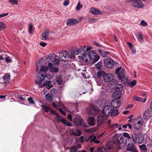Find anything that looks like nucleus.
<instances>
[{"label": "nucleus", "instance_id": "nucleus-23", "mask_svg": "<svg viewBox=\"0 0 152 152\" xmlns=\"http://www.w3.org/2000/svg\"><path fill=\"white\" fill-rule=\"evenodd\" d=\"M77 23V20L73 19L71 18L68 19L67 20L66 24L68 26H71Z\"/></svg>", "mask_w": 152, "mask_h": 152}, {"label": "nucleus", "instance_id": "nucleus-27", "mask_svg": "<svg viewBox=\"0 0 152 152\" xmlns=\"http://www.w3.org/2000/svg\"><path fill=\"white\" fill-rule=\"evenodd\" d=\"M90 139H91L90 141L91 142H94L96 143H99L100 142V141L96 140V136L94 135H92L89 137Z\"/></svg>", "mask_w": 152, "mask_h": 152}, {"label": "nucleus", "instance_id": "nucleus-43", "mask_svg": "<svg viewBox=\"0 0 152 152\" xmlns=\"http://www.w3.org/2000/svg\"><path fill=\"white\" fill-rule=\"evenodd\" d=\"M77 150L76 146H72L71 148L70 152H77Z\"/></svg>", "mask_w": 152, "mask_h": 152}, {"label": "nucleus", "instance_id": "nucleus-57", "mask_svg": "<svg viewBox=\"0 0 152 152\" xmlns=\"http://www.w3.org/2000/svg\"><path fill=\"white\" fill-rule=\"evenodd\" d=\"M28 100L30 104H34V103L32 98H28Z\"/></svg>", "mask_w": 152, "mask_h": 152}, {"label": "nucleus", "instance_id": "nucleus-52", "mask_svg": "<svg viewBox=\"0 0 152 152\" xmlns=\"http://www.w3.org/2000/svg\"><path fill=\"white\" fill-rule=\"evenodd\" d=\"M85 140V137L84 136H82L80 138L79 141L80 142H83Z\"/></svg>", "mask_w": 152, "mask_h": 152}, {"label": "nucleus", "instance_id": "nucleus-63", "mask_svg": "<svg viewBox=\"0 0 152 152\" xmlns=\"http://www.w3.org/2000/svg\"><path fill=\"white\" fill-rule=\"evenodd\" d=\"M76 148L77 149H80L82 147V145L80 144H78L76 145Z\"/></svg>", "mask_w": 152, "mask_h": 152}, {"label": "nucleus", "instance_id": "nucleus-53", "mask_svg": "<svg viewBox=\"0 0 152 152\" xmlns=\"http://www.w3.org/2000/svg\"><path fill=\"white\" fill-rule=\"evenodd\" d=\"M119 126V125L118 124H114L110 126V127L112 129H114L116 127H118Z\"/></svg>", "mask_w": 152, "mask_h": 152}, {"label": "nucleus", "instance_id": "nucleus-24", "mask_svg": "<svg viewBox=\"0 0 152 152\" xmlns=\"http://www.w3.org/2000/svg\"><path fill=\"white\" fill-rule=\"evenodd\" d=\"M99 51L102 56L104 58L107 57V55H109L110 53L109 52L102 50L101 49L99 50Z\"/></svg>", "mask_w": 152, "mask_h": 152}, {"label": "nucleus", "instance_id": "nucleus-51", "mask_svg": "<svg viewBox=\"0 0 152 152\" xmlns=\"http://www.w3.org/2000/svg\"><path fill=\"white\" fill-rule=\"evenodd\" d=\"M58 106L59 107V108H60L61 109L65 110V107L61 102L59 103Z\"/></svg>", "mask_w": 152, "mask_h": 152}, {"label": "nucleus", "instance_id": "nucleus-36", "mask_svg": "<svg viewBox=\"0 0 152 152\" xmlns=\"http://www.w3.org/2000/svg\"><path fill=\"white\" fill-rule=\"evenodd\" d=\"M41 106L42 107V109L45 112H47L48 111H50V110H51V109L49 107L43 105H41Z\"/></svg>", "mask_w": 152, "mask_h": 152}, {"label": "nucleus", "instance_id": "nucleus-46", "mask_svg": "<svg viewBox=\"0 0 152 152\" xmlns=\"http://www.w3.org/2000/svg\"><path fill=\"white\" fill-rule=\"evenodd\" d=\"M102 65V62L101 61L99 62L98 63L96 64L97 68L99 69L100 68Z\"/></svg>", "mask_w": 152, "mask_h": 152}, {"label": "nucleus", "instance_id": "nucleus-14", "mask_svg": "<svg viewBox=\"0 0 152 152\" xmlns=\"http://www.w3.org/2000/svg\"><path fill=\"white\" fill-rule=\"evenodd\" d=\"M69 132L70 134L76 136H79L81 134L80 131L77 129H70L69 130Z\"/></svg>", "mask_w": 152, "mask_h": 152}, {"label": "nucleus", "instance_id": "nucleus-41", "mask_svg": "<svg viewBox=\"0 0 152 152\" xmlns=\"http://www.w3.org/2000/svg\"><path fill=\"white\" fill-rule=\"evenodd\" d=\"M136 84V82L135 80H134L132 81L129 84V86L131 87H133Z\"/></svg>", "mask_w": 152, "mask_h": 152}, {"label": "nucleus", "instance_id": "nucleus-62", "mask_svg": "<svg viewBox=\"0 0 152 152\" xmlns=\"http://www.w3.org/2000/svg\"><path fill=\"white\" fill-rule=\"evenodd\" d=\"M8 13H3V14H0V18L4 17L6 16L7 15H8Z\"/></svg>", "mask_w": 152, "mask_h": 152}, {"label": "nucleus", "instance_id": "nucleus-18", "mask_svg": "<svg viewBox=\"0 0 152 152\" xmlns=\"http://www.w3.org/2000/svg\"><path fill=\"white\" fill-rule=\"evenodd\" d=\"M106 118L102 115H99L97 118V123L98 125L100 126L104 123Z\"/></svg>", "mask_w": 152, "mask_h": 152}, {"label": "nucleus", "instance_id": "nucleus-4", "mask_svg": "<svg viewBox=\"0 0 152 152\" xmlns=\"http://www.w3.org/2000/svg\"><path fill=\"white\" fill-rule=\"evenodd\" d=\"M115 72L117 74L120 80L123 81L125 79V70L121 67H118L116 70Z\"/></svg>", "mask_w": 152, "mask_h": 152}, {"label": "nucleus", "instance_id": "nucleus-31", "mask_svg": "<svg viewBox=\"0 0 152 152\" xmlns=\"http://www.w3.org/2000/svg\"><path fill=\"white\" fill-rule=\"evenodd\" d=\"M111 115L112 116H115L118 115L119 113L118 110L115 109H113V110L111 109Z\"/></svg>", "mask_w": 152, "mask_h": 152}, {"label": "nucleus", "instance_id": "nucleus-20", "mask_svg": "<svg viewBox=\"0 0 152 152\" xmlns=\"http://www.w3.org/2000/svg\"><path fill=\"white\" fill-rule=\"evenodd\" d=\"M49 35V30L48 28H47L45 30L44 32H43L42 34V39L43 40H47Z\"/></svg>", "mask_w": 152, "mask_h": 152}, {"label": "nucleus", "instance_id": "nucleus-13", "mask_svg": "<svg viewBox=\"0 0 152 152\" xmlns=\"http://www.w3.org/2000/svg\"><path fill=\"white\" fill-rule=\"evenodd\" d=\"M56 56L54 54L50 53L49 55V58L50 60L54 62L55 65L58 64H59V59L56 58Z\"/></svg>", "mask_w": 152, "mask_h": 152}, {"label": "nucleus", "instance_id": "nucleus-38", "mask_svg": "<svg viewBox=\"0 0 152 152\" xmlns=\"http://www.w3.org/2000/svg\"><path fill=\"white\" fill-rule=\"evenodd\" d=\"M6 28V25L5 23L3 22H0V31L5 29Z\"/></svg>", "mask_w": 152, "mask_h": 152}, {"label": "nucleus", "instance_id": "nucleus-49", "mask_svg": "<svg viewBox=\"0 0 152 152\" xmlns=\"http://www.w3.org/2000/svg\"><path fill=\"white\" fill-rule=\"evenodd\" d=\"M50 112L51 114H52L56 115V117H59V115L56 112H55L54 110H53L51 109V110H50Z\"/></svg>", "mask_w": 152, "mask_h": 152}, {"label": "nucleus", "instance_id": "nucleus-2", "mask_svg": "<svg viewBox=\"0 0 152 152\" xmlns=\"http://www.w3.org/2000/svg\"><path fill=\"white\" fill-rule=\"evenodd\" d=\"M133 136L135 142L141 144L143 142L144 138L143 135L140 132H137L135 129L134 130V134Z\"/></svg>", "mask_w": 152, "mask_h": 152}, {"label": "nucleus", "instance_id": "nucleus-11", "mask_svg": "<svg viewBox=\"0 0 152 152\" xmlns=\"http://www.w3.org/2000/svg\"><path fill=\"white\" fill-rule=\"evenodd\" d=\"M132 2V5L137 8H141L144 6L141 0H131Z\"/></svg>", "mask_w": 152, "mask_h": 152}, {"label": "nucleus", "instance_id": "nucleus-30", "mask_svg": "<svg viewBox=\"0 0 152 152\" xmlns=\"http://www.w3.org/2000/svg\"><path fill=\"white\" fill-rule=\"evenodd\" d=\"M45 98L48 102L52 101L54 99V97L51 95L48 94H47L45 95Z\"/></svg>", "mask_w": 152, "mask_h": 152}, {"label": "nucleus", "instance_id": "nucleus-47", "mask_svg": "<svg viewBox=\"0 0 152 152\" xmlns=\"http://www.w3.org/2000/svg\"><path fill=\"white\" fill-rule=\"evenodd\" d=\"M5 61L7 63H10L12 62V60L9 57H7L5 58Z\"/></svg>", "mask_w": 152, "mask_h": 152}, {"label": "nucleus", "instance_id": "nucleus-61", "mask_svg": "<svg viewBox=\"0 0 152 152\" xmlns=\"http://www.w3.org/2000/svg\"><path fill=\"white\" fill-rule=\"evenodd\" d=\"M39 45L43 47H45L46 45V43L44 42H41L39 43Z\"/></svg>", "mask_w": 152, "mask_h": 152}, {"label": "nucleus", "instance_id": "nucleus-29", "mask_svg": "<svg viewBox=\"0 0 152 152\" xmlns=\"http://www.w3.org/2000/svg\"><path fill=\"white\" fill-rule=\"evenodd\" d=\"M135 121L138 124H139L141 126L143 123V119L141 117H138L135 120Z\"/></svg>", "mask_w": 152, "mask_h": 152}, {"label": "nucleus", "instance_id": "nucleus-25", "mask_svg": "<svg viewBox=\"0 0 152 152\" xmlns=\"http://www.w3.org/2000/svg\"><path fill=\"white\" fill-rule=\"evenodd\" d=\"M90 11L94 15H100L101 14V12L98 10L93 8L90 9Z\"/></svg>", "mask_w": 152, "mask_h": 152}, {"label": "nucleus", "instance_id": "nucleus-33", "mask_svg": "<svg viewBox=\"0 0 152 152\" xmlns=\"http://www.w3.org/2000/svg\"><path fill=\"white\" fill-rule=\"evenodd\" d=\"M3 79L4 80L9 81L10 79V76L9 74L6 73L2 77Z\"/></svg>", "mask_w": 152, "mask_h": 152}, {"label": "nucleus", "instance_id": "nucleus-28", "mask_svg": "<svg viewBox=\"0 0 152 152\" xmlns=\"http://www.w3.org/2000/svg\"><path fill=\"white\" fill-rule=\"evenodd\" d=\"M123 135L124 137L127 138V139L126 140H129V139L131 140H132V139H134L133 135H132L131 136H130L128 133L126 132L123 133Z\"/></svg>", "mask_w": 152, "mask_h": 152}, {"label": "nucleus", "instance_id": "nucleus-55", "mask_svg": "<svg viewBox=\"0 0 152 152\" xmlns=\"http://www.w3.org/2000/svg\"><path fill=\"white\" fill-rule=\"evenodd\" d=\"M65 53H66V58H72V57H71V56H70V54L69 53L68 51H65Z\"/></svg>", "mask_w": 152, "mask_h": 152}, {"label": "nucleus", "instance_id": "nucleus-3", "mask_svg": "<svg viewBox=\"0 0 152 152\" xmlns=\"http://www.w3.org/2000/svg\"><path fill=\"white\" fill-rule=\"evenodd\" d=\"M124 143L127 146L126 150L127 151H132L136 148L135 145V141L134 139H132L131 140L129 139V140H125Z\"/></svg>", "mask_w": 152, "mask_h": 152}, {"label": "nucleus", "instance_id": "nucleus-45", "mask_svg": "<svg viewBox=\"0 0 152 152\" xmlns=\"http://www.w3.org/2000/svg\"><path fill=\"white\" fill-rule=\"evenodd\" d=\"M97 21V20L95 19L91 18L89 19L88 22L90 23H93L96 22Z\"/></svg>", "mask_w": 152, "mask_h": 152}, {"label": "nucleus", "instance_id": "nucleus-50", "mask_svg": "<svg viewBox=\"0 0 152 152\" xmlns=\"http://www.w3.org/2000/svg\"><path fill=\"white\" fill-rule=\"evenodd\" d=\"M10 2L13 4H18V0H10Z\"/></svg>", "mask_w": 152, "mask_h": 152}, {"label": "nucleus", "instance_id": "nucleus-42", "mask_svg": "<svg viewBox=\"0 0 152 152\" xmlns=\"http://www.w3.org/2000/svg\"><path fill=\"white\" fill-rule=\"evenodd\" d=\"M33 31V30L32 25L30 23L29 25V30L28 31L30 34H32Z\"/></svg>", "mask_w": 152, "mask_h": 152}, {"label": "nucleus", "instance_id": "nucleus-37", "mask_svg": "<svg viewBox=\"0 0 152 152\" xmlns=\"http://www.w3.org/2000/svg\"><path fill=\"white\" fill-rule=\"evenodd\" d=\"M139 147L141 150L143 152H146L147 151V149L145 145L144 144H143L142 145L139 146Z\"/></svg>", "mask_w": 152, "mask_h": 152}, {"label": "nucleus", "instance_id": "nucleus-59", "mask_svg": "<svg viewBox=\"0 0 152 152\" xmlns=\"http://www.w3.org/2000/svg\"><path fill=\"white\" fill-rule=\"evenodd\" d=\"M52 94L56 93L57 92L56 89L55 88H53L50 90Z\"/></svg>", "mask_w": 152, "mask_h": 152}, {"label": "nucleus", "instance_id": "nucleus-64", "mask_svg": "<svg viewBox=\"0 0 152 152\" xmlns=\"http://www.w3.org/2000/svg\"><path fill=\"white\" fill-rule=\"evenodd\" d=\"M69 4V1L68 0L65 1L64 3V5L65 6H67Z\"/></svg>", "mask_w": 152, "mask_h": 152}, {"label": "nucleus", "instance_id": "nucleus-16", "mask_svg": "<svg viewBox=\"0 0 152 152\" xmlns=\"http://www.w3.org/2000/svg\"><path fill=\"white\" fill-rule=\"evenodd\" d=\"M121 102L117 100L113 99L111 103V105L113 109H116L120 107Z\"/></svg>", "mask_w": 152, "mask_h": 152}, {"label": "nucleus", "instance_id": "nucleus-19", "mask_svg": "<svg viewBox=\"0 0 152 152\" xmlns=\"http://www.w3.org/2000/svg\"><path fill=\"white\" fill-rule=\"evenodd\" d=\"M73 121L74 124L78 126L81 125L83 122V119L80 117H75L73 119Z\"/></svg>", "mask_w": 152, "mask_h": 152}, {"label": "nucleus", "instance_id": "nucleus-56", "mask_svg": "<svg viewBox=\"0 0 152 152\" xmlns=\"http://www.w3.org/2000/svg\"><path fill=\"white\" fill-rule=\"evenodd\" d=\"M97 85L99 86H102L103 84L102 81L100 80L97 81Z\"/></svg>", "mask_w": 152, "mask_h": 152}, {"label": "nucleus", "instance_id": "nucleus-12", "mask_svg": "<svg viewBox=\"0 0 152 152\" xmlns=\"http://www.w3.org/2000/svg\"><path fill=\"white\" fill-rule=\"evenodd\" d=\"M111 107L110 105L105 106L102 110L103 113L105 116H109L111 114Z\"/></svg>", "mask_w": 152, "mask_h": 152}, {"label": "nucleus", "instance_id": "nucleus-40", "mask_svg": "<svg viewBox=\"0 0 152 152\" xmlns=\"http://www.w3.org/2000/svg\"><path fill=\"white\" fill-rule=\"evenodd\" d=\"M107 149L104 147L99 148L98 151L99 152H107Z\"/></svg>", "mask_w": 152, "mask_h": 152}, {"label": "nucleus", "instance_id": "nucleus-54", "mask_svg": "<svg viewBox=\"0 0 152 152\" xmlns=\"http://www.w3.org/2000/svg\"><path fill=\"white\" fill-rule=\"evenodd\" d=\"M134 100H136L137 101H139L140 102L142 101V99L137 96H134Z\"/></svg>", "mask_w": 152, "mask_h": 152}, {"label": "nucleus", "instance_id": "nucleus-21", "mask_svg": "<svg viewBox=\"0 0 152 152\" xmlns=\"http://www.w3.org/2000/svg\"><path fill=\"white\" fill-rule=\"evenodd\" d=\"M96 122V120L93 117H90L88 119V122L89 125L94 126Z\"/></svg>", "mask_w": 152, "mask_h": 152}, {"label": "nucleus", "instance_id": "nucleus-34", "mask_svg": "<svg viewBox=\"0 0 152 152\" xmlns=\"http://www.w3.org/2000/svg\"><path fill=\"white\" fill-rule=\"evenodd\" d=\"M82 59L83 61L85 62H87L88 61V59H89V57L86 54H85L83 55L82 57Z\"/></svg>", "mask_w": 152, "mask_h": 152}, {"label": "nucleus", "instance_id": "nucleus-44", "mask_svg": "<svg viewBox=\"0 0 152 152\" xmlns=\"http://www.w3.org/2000/svg\"><path fill=\"white\" fill-rule=\"evenodd\" d=\"M83 6L80 4V2L79 1L77 6V7L76 8V10L77 11L81 9V8Z\"/></svg>", "mask_w": 152, "mask_h": 152}, {"label": "nucleus", "instance_id": "nucleus-5", "mask_svg": "<svg viewBox=\"0 0 152 152\" xmlns=\"http://www.w3.org/2000/svg\"><path fill=\"white\" fill-rule=\"evenodd\" d=\"M87 113L93 115H97L99 112L98 107L96 106H91L89 107L87 110Z\"/></svg>", "mask_w": 152, "mask_h": 152}, {"label": "nucleus", "instance_id": "nucleus-6", "mask_svg": "<svg viewBox=\"0 0 152 152\" xmlns=\"http://www.w3.org/2000/svg\"><path fill=\"white\" fill-rule=\"evenodd\" d=\"M114 142L117 145L122 144L124 141V138L121 134H118L114 135L113 138Z\"/></svg>", "mask_w": 152, "mask_h": 152}, {"label": "nucleus", "instance_id": "nucleus-60", "mask_svg": "<svg viewBox=\"0 0 152 152\" xmlns=\"http://www.w3.org/2000/svg\"><path fill=\"white\" fill-rule=\"evenodd\" d=\"M62 109H61L60 108H59L58 109V110H59V111L62 113V114L63 115H66V113L64 112V111H63V110H62Z\"/></svg>", "mask_w": 152, "mask_h": 152}, {"label": "nucleus", "instance_id": "nucleus-32", "mask_svg": "<svg viewBox=\"0 0 152 152\" xmlns=\"http://www.w3.org/2000/svg\"><path fill=\"white\" fill-rule=\"evenodd\" d=\"M105 72L103 71H100L98 72L97 73V77L99 78H102V77H103L105 74Z\"/></svg>", "mask_w": 152, "mask_h": 152}, {"label": "nucleus", "instance_id": "nucleus-7", "mask_svg": "<svg viewBox=\"0 0 152 152\" xmlns=\"http://www.w3.org/2000/svg\"><path fill=\"white\" fill-rule=\"evenodd\" d=\"M88 56L90 59L93 61L94 63L97 62L99 59V57L97 55L93 50H90L88 52Z\"/></svg>", "mask_w": 152, "mask_h": 152}, {"label": "nucleus", "instance_id": "nucleus-1", "mask_svg": "<svg viewBox=\"0 0 152 152\" xmlns=\"http://www.w3.org/2000/svg\"><path fill=\"white\" fill-rule=\"evenodd\" d=\"M48 70V67L45 66H41V71L37 75V77L38 80L35 81L36 84L39 85L42 83V81L44 83L43 84L39 86V87L41 88L43 86H46L48 89L52 88L53 86L51 84L50 79L51 76L49 74H46V72Z\"/></svg>", "mask_w": 152, "mask_h": 152}, {"label": "nucleus", "instance_id": "nucleus-10", "mask_svg": "<svg viewBox=\"0 0 152 152\" xmlns=\"http://www.w3.org/2000/svg\"><path fill=\"white\" fill-rule=\"evenodd\" d=\"M123 89L122 85L120 84H117L115 87V91L114 92V95L116 97H120V94L121 91H122Z\"/></svg>", "mask_w": 152, "mask_h": 152}, {"label": "nucleus", "instance_id": "nucleus-48", "mask_svg": "<svg viewBox=\"0 0 152 152\" xmlns=\"http://www.w3.org/2000/svg\"><path fill=\"white\" fill-rule=\"evenodd\" d=\"M140 24L143 26H145L147 25L148 24L144 20H142L140 22Z\"/></svg>", "mask_w": 152, "mask_h": 152}, {"label": "nucleus", "instance_id": "nucleus-39", "mask_svg": "<svg viewBox=\"0 0 152 152\" xmlns=\"http://www.w3.org/2000/svg\"><path fill=\"white\" fill-rule=\"evenodd\" d=\"M56 81L58 84L60 85L62 83V80L60 76H58L56 79Z\"/></svg>", "mask_w": 152, "mask_h": 152}, {"label": "nucleus", "instance_id": "nucleus-15", "mask_svg": "<svg viewBox=\"0 0 152 152\" xmlns=\"http://www.w3.org/2000/svg\"><path fill=\"white\" fill-rule=\"evenodd\" d=\"M142 116L145 120L148 119L152 116V112L150 110H146L143 113Z\"/></svg>", "mask_w": 152, "mask_h": 152}, {"label": "nucleus", "instance_id": "nucleus-22", "mask_svg": "<svg viewBox=\"0 0 152 152\" xmlns=\"http://www.w3.org/2000/svg\"><path fill=\"white\" fill-rule=\"evenodd\" d=\"M59 54L60 55L59 56V58L62 61H65V59H66V53H65V51H61Z\"/></svg>", "mask_w": 152, "mask_h": 152}, {"label": "nucleus", "instance_id": "nucleus-17", "mask_svg": "<svg viewBox=\"0 0 152 152\" xmlns=\"http://www.w3.org/2000/svg\"><path fill=\"white\" fill-rule=\"evenodd\" d=\"M47 66L48 67V70L49 69L51 72H56L58 71L59 68L57 67L54 66L53 64L51 63H50L48 66Z\"/></svg>", "mask_w": 152, "mask_h": 152}, {"label": "nucleus", "instance_id": "nucleus-58", "mask_svg": "<svg viewBox=\"0 0 152 152\" xmlns=\"http://www.w3.org/2000/svg\"><path fill=\"white\" fill-rule=\"evenodd\" d=\"M67 118L70 121H72V116L71 114H68L67 115Z\"/></svg>", "mask_w": 152, "mask_h": 152}, {"label": "nucleus", "instance_id": "nucleus-35", "mask_svg": "<svg viewBox=\"0 0 152 152\" xmlns=\"http://www.w3.org/2000/svg\"><path fill=\"white\" fill-rule=\"evenodd\" d=\"M133 125L134 129L136 130L139 129L141 127V126L135 121L134 120L133 122Z\"/></svg>", "mask_w": 152, "mask_h": 152}, {"label": "nucleus", "instance_id": "nucleus-26", "mask_svg": "<svg viewBox=\"0 0 152 152\" xmlns=\"http://www.w3.org/2000/svg\"><path fill=\"white\" fill-rule=\"evenodd\" d=\"M86 46H85L84 48L82 47L78 49L76 53V54L78 55L82 53H85V52L86 51Z\"/></svg>", "mask_w": 152, "mask_h": 152}, {"label": "nucleus", "instance_id": "nucleus-8", "mask_svg": "<svg viewBox=\"0 0 152 152\" xmlns=\"http://www.w3.org/2000/svg\"><path fill=\"white\" fill-rule=\"evenodd\" d=\"M104 64L107 68L111 69L113 66L114 62L112 59L107 58L104 60Z\"/></svg>", "mask_w": 152, "mask_h": 152}, {"label": "nucleus", "instance_id": "nucleus-9", "mask_svg": "<svg viewBox=\"0 0 152 152\" xmlns=\"http://www.w3.org/2000/svg\"><path fill=\"white\" fill-rule=\"evenodd\" d=\"M114 75L112 73H106L103 77L104 81L106 83H109L112 81L114 79Z\"/></svg>", "mask_w": 152, "mask_h": 152}]
</instances>
